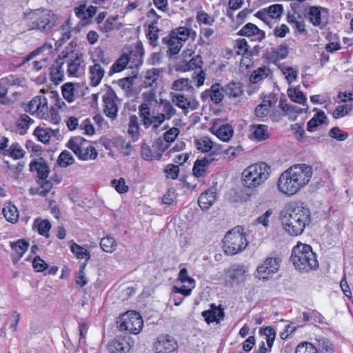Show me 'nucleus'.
<instances>
[{
    "mask_svg": "<svg viewBox=\"0 0 353 353\" xmlns=\"http://www.w3.org/2000/svg\"><path fill=\"white\" fill-rule=\"evenodd\" d=\"M3 214L7 221L15 223L19 219V212L16 206L11 203L5 205L3 208Z\"/></svg>",
    "mask_w": 353,
    "mask_h": 353,
    "instance_id": "nucleus-24",
    "label": "nucleus"
},
{
    "mask_svg": "<svg viewBox=\"0 0 353 353\" xmlns=\"http://www.w3.org/2000/svg\"><path fill=\"white\" fill-rule=\"evenodd\" d=\"M223 92L229 97H238L243 92L242 83L234 81L230 82L225 85Z\"/></svg>",
    "mask_w": 353,
    "mask_h": 353,
    "instance_id": "nucleus-25",
    "label": "nucleus"
},
{
    "mask_svg": "<svg viewBox=\"0 0 353 353\" xmlns=\"http://www.w3.org/2000/svg\"><path fill=\"white\" fill-rule=\"evenodd\" d=\"M63 64V62H61L56 65L53 64L50 68V80L56 85L63 81L64 74L62 68Z\"/></svg>",
    "mask_w": 353,
    "mask_h": 353,
    "instance_id": "nucleus-26",
    "label": "nucleus"
},
{
    "mask_svg": "<svg viewBox=\"0 0 353 353\" xmlns=\"http://www.w3.org/2000/svg\"><path fill=\"white\" fill-rule=\"evenodd\" d=\"M224 88L221 87L219 83H213L210 87L211 98L210 99L215 103L219 104L222 102L224 95L222 92Z\"/></svg>",
    "mask_w": 353,
    "mask_h": 353,
    "instance_id": "nucleus-32",
    "label": "nucleus"
},
{
    "mask_svg": "<svg viewBox=\"0 0 353 353\" xmlns=\"http://www.w3.org/2000/svg\"><path fill=\"white\" fill-rule=\"evenodd\" d=\"M118 15L109 17L106 19L103 27L101 28V30L103 32L108 33L114 29V22L117 20Z\"/></svg>",
    "mask_w": 353,
    "mask_h": 353,
    "instance_id": "nucleus-62",
    "label": "nucleus"
},
{
    "mask_svg": "<svg viewBox=\"0 0 353 353\" xmlns=\"http://www.w3.org/2000/svg\"><path fill=\"white\" fill-rule=\"evenodd\" d=\"M270 172V166L265 162L252 164L243 172L242 184L248 188H254L268 179Z\"/></svg>",
    "mask_w": 353,
    "mask_h": 353,
    "instance_id": "nucleus-4",
    "label": "nucleus"
},
{
    "mask_svg": "<svg viewBox=\"0 0 353 353\" xmlns=\"http://www.w3.org/2000/svg\"><path fill=\"white\" fill-rule=\"evenodd\" d=\"M85 142L86 140L82 137H72L66 143V147L71 150L80 160L95 159L98 153L94 146L90 145L87 147L85 152H83L81 146Z\"/></svg>",
    "mask_w": 353,
    "mask_h": 353,
    "instance_id": "nucleus-6",
    "label": "nucleus"
},
{
    "mask_svg": "<svg viewBox=\"0 0 353 353\" xmlns=\"http://www.w3.org/2000/svg\"><path fill=\"white\" fill-rule=\"evenodd\" d=\"M223 243V250L228 255H234L241 252L248 245L245 234L233 230L226 233Z\"/></svg>",
    "mask_w": 353,
    "mask_h": 353,
    "instance_id": "nucleus-5",
    "label": "nucleus"
},
{
    "mask_svg": "<svg viewBox=\"0 0 353 353\" xmlns=\"http://www.w3.org/2000/svg\"><path fill=\"white\" fill-rule=\"evenodd\" d=\"M279 68L281 70L284 74H287L285 76V79L289 84H291L294 81L297 79L298 72L294 70L292 67L288 66L282 68L281 65H278Z\"/></svg>",
    "mask_w": 353,
    "mask_h": 353,
    "instance_id": "nucleus-51",
    "label": "nucleus"
},
{
    "mask_svg": "<svg viewBox=\"0 0 353 353\" xmlns=\"http://www.w3.org/2000/svg\"><path fill=\"white\" fill-rule=\"evenodd\" d=\"M328 135L332 139H336L339 141H343L348 138V133L342 130L340 128L335 126L332 128L329 132Z\"/></svg>",
    "mask_w": 353,
    "mask_h": 353,
    "instance_id": "nucleus-44",
    "label": "nucleus"
},
{
    "mask_svg": "<svg viewBox=\"0 0 353 353\" xmlns=\"http://www.w3.org/2000/svg\"><path fill=\"white\" fill-rule=\"evenodd\" d=\"M256 29L257 26L255 24L248 23L237 32V35L246 37L255 36Z\"/></svg>",
    "mask_w": 353,
    "mask_h": 353,
    "instance_id": "nucleus-48",
    "label": "nucleus"
},
{
    "mask_svg": "<svg viewBox=\"0 0 353 353\" xmlns=\"http://www.w3.org/2000/svg\"><path fill=\"white\" fill-rule=\"evenodd\" d=\"M74 83L68 82L61 86L62 95L68 102L72 103L74 101Z\"/></svg>",
    "mask_w": 353,
    "mask_h": 353,
    "instance_id": "nucleus-38",
    "label": "nucleus"
},
{
    "mask_svg": "<svg viewBox=\"0 0 353 353\" xmlns=\"http://www.w3.org/2000/svg\"><path fill=\"white\" fill-rule=\"evenodd\" d=\"M83 53L76 54L75 58L70 61L68 66V76L79 77L78 70L81 62H83Z\"/></svg>",
    "mask_w": 353,
    "mask_h": 353,
    "instance_id": "nucleus-29",
    "label": "nucleus"
},
{
    "mask_svg": "<svg viewBox=\"0 0 353 353\" xmlns=\"http://www.w3.org/2000/svg\"><path fill=\"white\" fill-rule=\"evenodd\" d=\"M288 94L289 98L294 102L307 105V98L303 92L295 88H288Z\"/></svg>",
    "mask_w": 353,
    "mask_h": 353,
    "instance_id": "nucleus-33",
    "label": "nucleus"
},
{
    "mask_svg": "<svg viewBox=\"0 0 353 353\" xmlns=\"http://www.w3.org/2000/svg\"><path fill=\"white\" fill-rule=\"evenodd\" d=\"M268 112L269 108H268V105L263 103L258 105L254 110V114L256 117L259 119L264 118L268 115Z\"/></svg>",
    "mask_w": 353,
    "mask_h": 353,
    "instance_id": "nucleus-64",
    "label": "nucleus"
},
{
    "mask_svg": "<svg viewBox=\"0 0 353 353\" xmlns=\"http://www.w3.org/2000/svg\"><path fill=\"white\" fill-rule=\"evenodd\" d=\"M100 246L104 252L112 253L116 250L117 242L113 237L108 236L101 239Z\"/></svg>",
    "mask_w": 353,
    "mask_h": 353,
    "instance_id": "nucleus-37",
    "label": "nucleus"
},
{
    "mask_svg": "<svg viewBox=\"0 0 353 353\" xmlns=\"http://www.w3.org/2000/svg\"><path fill=\"white\" fill-rule=\"evenodd\" d=\"M28 247V241L23 239H19L16 242L11 243V248L14 250L17 254H19L20 258L22 257Z\"/></svg>",
    "mask_w": 353,
    "mask_h": 353,
    "instance_id": "nucleus-45",
    "label": "nucleus"
},
{
    "mask_svg": "<svg viewBox=\"0 0 353 353\" xmlns=\"http://www.w3.org/2000/svg\"><path fill=\"white\" fill-rule=\"evenodd\" d=\"M247 270L243 265H234L232 269L228 272L230 281L236 285L241 284L245 280V274Z\"/></svg>",
    "mask_w": 353,
    "mask_h": 353,
    "instance_id": "nucleus-20",
    "label": "nucleus"
},
{
    "mask_svg": "<svg viewBox=\"0 0 353 353\" xmlns=\"http://www.w3.org/2000/svg\"><path fill=\"white\" fill-rule=\"evenodd\" d=\"M290 129L296 139L301 143L306 135L304 130V123H296L292 124L290 125Z\"/></svg>",
    "mask_w": 353,
    "mask_h": 353,
    "instance_id": "nucleus-42",
    "label": "nucleus"
},
{
    "mask_svg": "<svg viewBox=\"0 0 353 353\" xmlns=\"http://www.w3.org/2000/svg\"><path fill=\"white\" fill-rule=\"evenodd\" d=\"M29 167L31 172H37L35 181L45 180L48 178L50 170L44 158L39 157L38 159L32 160Z\"/></svg>",
    "mask_w": 353,
    "mask_h": 353,
    "instance_id": "nucleus-13",
    "label": "nucleus"
},
{
    "mask_svg": "<svg viewBox=\"0 0 353 353\" xmlns=\"http://www.w3.org/2000/svg\"><path fill=\"white\" fill-rule=\"evenodd\" d=\"M326 14L328 17L329 10L321 6H310L307 12V17L310 21L315 26H321V19Z\"/></svg>",
    "mask_w": 353,
    "mask_h": 353,
    "instance_id": "nucleus-16",
    "label": "nucleus"
},
{
    "mask_svg": "<svg viewBox=\"0 0 353 353\" xmlns=\"http://www.w3.org/2000/svg\"><path fill=\"white\" fill-rule=\"evenodd\" d=\"M319 353H334V344L327 338L321 337L318 340Z\"/></svg>",
    "mask_w": 353,
    "mask_h": 353,
    "instance_id": "nucleus-39",
    "label": "nucleus"
},
{
    "mask_svg": "<svg viewBox=\"0 0 353 353\" xmlns=\"http://www.w3.org/2000/svg\"><path fill=\"white\" fill-rule=\"evenodd\" d=\"M121 322L118 325L121 332L127 331L130 334H137L143 326V321L141 314L136 311H129L123 314Z\"/></svg>",
    "mask_w": 353,
    "mask_h": 353,
    "instance_id": "nucleus-7",
    "label": "nucleus"
},
{
    "mask_svg": "<svg viewBox=\"0 0 353 353\" xmlns=\"http://www.w3.org/2000/svg\"><path fill=\"white\" fill-rule=\"evenodd\" d=\"M89 72L90 73V85L92 87L99 85L105 74V71L100 64L95 63L93 65H90Z\"/></svg>",
    "mask_w": 353,
    "mask_h": 353,
    "instance_id": "nucleus-22",
    "label": "nucleus"
},
{
    "mask_svg": "<svg viewBox=\"0 0 353 353\" xmlns=\"http://www.w3.org/2000/svg\"><path fill=\"white\" fill-rule=\"evenodd\" d=\"M213 161V159L203 157L202 159H196L193 165L192 174L196 178L203 176L209 165Z\"/></svg>",
    "mask_w": 353,
    "mask_h": 353,
    "instance_id": "nucleus-19",
    "label": "nucleus"
},
{
    "mask_svg": "<svg viewBox=\"0 0 353 353\" xmlns=\"http://www.w3.org/2000/svg\"><path fill=\"white\" fill-rule=\"evenodd\" d=\"M196 20L199 23H202L203 24L209 26L212 25V23L214 21V19L203 10H200L197 12Z\"/></svg>",
    "mask_w": 353,
    "mask_h": 353,
    "instance_id": "nucleus-57",
    "label": "nucleus"
},
{
    "mask_svg": "<svg viewBox=\"0 0 353 353\" xmlns=\"http://www.w3.org/2000/svg\"><path fill=\"white\" fill-rule=\"evenodd\" d=\"M201 315L209 325L214 322L219 323L224 319L225 312L221 305L216 307L215 304L212 303L211 304V309L203 311Z\"/></svg>",
    "mask_w": 353,
    "mask_h": 353,
    "instance_id": "nucleus-14",
    "label": "nucleus"
},
{
    "mask_svg": "<svg viewBox=\"0 0 353 353\" xmlns=\"http://www.w3.org/2000/svg\"><path fill=\"white\" fill-rule=\"evenodd\" d=\"M167 176L172 179H176L179 176V168L178 165L174 164H168L165 170Z\"/></svg>",
    "mask_w": 353,
    "mask_h": 353,
    "instance_id": "nucleus-63",
    "label": "nucleus"
},
{
    "mask_svg": "<svg viewBox=\"0 0 353 353\" xmlns=\"http://www.w3.org/2000/svg\"><path fill=\"white\" fill-rule=\"evenodd\" d=\"M288 170L302 188L308 183L313 174L312 167L305 163L293 165Z\"/></svg>",
    "mask_w": 353,
    "mask_h": 353,
    "instance_id": "nucleus-12",
    "label": "nucleus"
},
{
    "mask_svg": "<svg viewBox=\"0 0 353 353\" xmlns=\"http://www.w3.org/2000/svg\"><path fill=\"white\" fill-rule=\"evenodd\" d=\"M33 134L36 136L38 140L43 143H48L50 139V135L45 129L38 126L34 130Z\"/></svg>",
    "mask_w": 353,
    "mask_h": 353,
    "instance_id": "nucleus-52",
    "label": "nucleus"
},
{
    "mask_svg": "<svg viewBox=\"0 0 353 353\" xmlns=\"http://www.w3.org/2000/svg\"><path fill=\"white\" fill-rule=\"evenodd\" d=\"M160 104L163 105L162 111L165 113L167 120L170 119L176 114V110L171 103L166 99H160Z\"/></svg>",
    "mask_w": 353,
    "mask_h": 353,
    "instance_id": "nucleus-50",
    "label": "nucleus"
},
{
    "mask_svg": "<svg viewBox=\"0 0 353 353\" xmlns=\"http://www.w3.org/2000/svg\"><path fill=\"white\" fill-rule=\"evenodd\" d=\"M33 227L37 228L39 234L46 238L50 236V230L51 229V223L48 219L41 220L39 218L36 219L33 223Z\"/></svg>",
    "mask_w": 353,
    "mask_h": 353,
    "instance_id": "nucleus-28",
    "label": "nucleus"
},
{
    "mask_svg": "<svg viewBox=\"0 0 353 353\" xmlns=\"http://www.w3.org/2000/svg\"><path fill=\"white\" fill-rule=\"evenodd\" d=\"M270 70L266 66H262L253 71L250 77V81L252 83H256L264 77L268 76Z\"/></svg>",
    "mask_w": 353,
    "mask_h": 353,
    "instance_id": "nucleus-36",
    "label": "nucleus"
},
{
    "mask_svg": "<svg viewBox=\"0 0 353 353\" xmlns=\"http://www.w3.org/2000/svg\"><path fill=\"white\" fill-rule=\"evenodd\" d=\"M38 99V105L36 110H37L38 114L42 113V118L46 119V112L44 110H48V100L45 97L43 96H37Z\"/></svg>",
    "mask_w": 353,
    "mask_h": 353,
    "instance_id": "nucleus-58",
    "label": "nucleus"
},
{
    "mask_svg": "<svg viewBox=\"0 0 353 353\" xmlns=\"http://www.w3.org/2000/svg\"><path fill=\"white\" fill-rule=\"evenodd\" d=\"M104 103V113L106 117L114 119L117 117L118 113V107L114 100L105 98Z\"/></svg>",
    "mask_w": 353,
    "mask_h": 353,
    "instance_id": "nucleus-30",
    "label": "nucleus"
},
{
    "mask_svg": "<svg viewBox=\"0 0 353 353\" xmlns=\"http://www.w3.org/2000/svg\"><path fill=\"white\" fill-rule=\"evenodd\" d=\"M216 200V193L213 189H208L201 194L198 204L203 210H208Z\"/></svg>",
    "mask_w": 353,
    "mask_h": 353,
    "instance_id": "nucleus-18",
    "label": "nucleus"
},
{
    "mask_svg": "<svg viewBox=\"0 0 353 353\" xmlns=\"http://www.w3.org/2000/svg\"><path fill=\"white\" fill-rule=\"evenodd\" d=\"M25 18L31 20L28 24L29 30H38L48 33L57 26L58 17L52 10L40 8L24 13Z\"/></svg>",
    "mask_w": 353,
    "mask_h": 353,
    "instance_id": "nucleus-3",
    "label": "nucleus"
},
{
    "mask_svg": "<svg viewBox=\"0 0 353 353\" xmlns=\"http://www.w3.org/2000/svg\"><path fill=\"white\" fill-rule=\"evenodd\" d=\"M36 183L39 185L37 192L41 196H46L52 190L54 185L52 180L48 179L36 181Z\"/></svg>",
    "mask_w": 353,
    "mask_h": 353,
    "instance_id": "nucleus-40",
    "label": "nucleus"
},
{
    "mask_svg": "<svg viewBox=\"0 0 353 353\" xmlns=\"http://www.w3.org/2000/svg\"><path fill=\"white\" fill-rule=\"evenodd\" d=\"M203 61L201 55L197 54L193 57L189 61L185 63V68L182 70L184 71L193 70L196 68H202Z\"/></svg>",
    "mask_w": 353,
    "mask_h": 353,
    "instance_id": "nucleus-41",
    "label": "nucleus"
},
{
    "mask_svg": "<svg viewBox=\"0 0 353 353\" xmlns=\"http://www.w3.org/2000/svg\"><path fill=\"white\" fill-rule=\"evenodd\" d=\"M281 261L282 260L279 257H268L263 261V263L257 267L254 274L255 276L264 281H268L269 275L275 274L279 271Z\"/></svg>",
    "mask_w": 353,
    "mask_h": 353,
    "instance_id": "nucleus-9",
    "label": "nucleus"
},
{
    "mask_svg": "<svg viewBox=\"0 0 353 353\" xmlns=\"http://www.w3.org/2000/svg\"><path fill=\"white\" fill-rule=\"evenodd\" d=\"M32 267L35 272H43L49 268L47 264L39 255L36 256L32 261Z\"/></svg>",
    "mask_w": 353,
    "mask_h": 353,
    "instance_id": "nucleus-56",
    "label": "nucleus"
},
{
    "mask_svg": "<svg viewBox=\"0 0 353 353\" xmlns=\"http://www.w3.org/2000/svg\"><path fill=\"white\" fill-rule=\"evenodd\" d=\"M70 250L77 259H85L86 262L90 259V252L87 249L74 242H72L70 246Z\"/></svg>",
    "mask_w": 353,
    "mask_h": 353,
    "instance_id": "nucleus-34",
    "label": "nucleus"
},
{
    "mask_svg": "<svg viewBox=\"0 0 353 353\" xmlns=\"http://www.w3.org/2000/svg\"><path fill=\"white\" fill-rule=\"evenodd\" d=\"M164 149H160L159 151L152 150L145 142L141 144V157L145 161L159 160L161 158Z\"/></svg>",
    "mask_w": 353,
    "mask_h": 353,
    "instance_id": "nucleus-21",
    "label": "nucleus"
},
{
    "mask_svg": "<svg viewBox=\"0 0 353 353\" xmlns=\"http://www.w3.org/2000/svg\"><path fill=\"white\" fill-rule=\"evenodd\" d=\"M153 353H178L179 344L174 336L168 334H160L152 345Z\"/></svg>",
    "mask_w": 353,
    "mask_h": 353,
    "instance_id": "nucleus-8",
    "label": "nucleus"
},
{
    "mask_svg": "<svg viewBox=\"0 0 353 353\" xmlns=\"http://www.w3.org/2000/svg\"><path fill=\"white\" fill-rule=\"evenodd\" d=\"M134 344L133 339L128 334L116 336L108 345L110 353H128Z\"/></svg>",
    "mask_w": 353,
    "mask_h": 353,
    "instance_id": "nucleus-11",
    "label": "nucleus"
},
{
    "mask_svg": "<svg viewBox=\"0 0 353 353\" xmlns=\"http://www.w3.org/2000/svg\"><path fill=\"white\" fill-rule=\"evenodd\" d=\"M111 184L119 194L126 193L129 190V187L126 185L123 178L113 179L111 181Z\"/></svg>",
    "mask_w": 353,
    "mask_h": 353,
    "instance_id": "nucleus-55",
    "label": "nucleus"
},
{
    "mask_svg": "<svg viewBox=\"0 0 353 353\" xmlns=\"http://www.w3.org/2000/svg\"><path fill=\"white\" fill-rule=\"evenodd\" d=\"M210 130L225 142L228 141L234 134V130L229 124H223L216 132L214 131V127L210 128Z\"/></svg>",
    "mask_w": 353,
    "mask_h": 353,
    "instance_id": "nucleus-23",
    "label": "nucleus"
},
{
    "mask_svg": "<svg viewBox=\"0 0 353 353\" xmlns=\"http://www.w3.org/2000/svg\"><path fill=\"white\" fill-rule=\"evenodd\" d=\"M132 76L131 77H127L123 79H121L118 81L119 85L122 89H131L133 84H134V79L137 78L138 72L137 71H133L132 72Z\"/></svg>",
    "mask_w": 353,
    "mask_h": 353,
    "instance_id": "nucleus-53",
    "label": "nucleus"
},
{
    "mask_svg": "<svg viewBox=\"0 0 353 353\" xmlns=\"http://www.w3.org/2000/svg\"><path fill=\"white\" fill-rule=\"evenodd\" d=\"M268 16L272 19H280L283 12V7L281 4H274L266 8Z\"/></svg>",
    "mask_w": 353,
    "mask_h": 353,
    "instance_id": "nucleus-49",
    "label": "nucleus"
},
{
    "mask_svg": "<svg viewBox=\"0 0 353 353\" xmlns=\"http://www.w3.org/2000/svg\"><path fill=\"white\" fill-rule=\"evenodd\" d=\"M316 112L314 117L307 123V130L310 132H314L316 128L325 123L327 119L325 112L323 110L314 108L313 110Z\"/></svg>",
    "mask_w": 353,
    "mask_h": 353,
    "instance_id": "nucleus-17",
    "label": "nucleus"
},
{
    "mask_svg": "<svg viewBox=\"0 0 353 353\" xmlns=\"http://www.w3.org/2000/svg\"><path fill=\"white\" fill-rule=\"evenodd\" d=\"M190 88H193L190 85V80L188 78L179 79L174 81L171 85V89L176 91H182Z\"/></svg>",
    "mask_w": 353,
    "mask_h": 353,
    "instance_id": "nucleus-47",
    "label": "nucleus"
},
{
    "mask_svg": "<svg viewBox=\"0 0 353 353\" xmlns=\"http://www.w3.org/2000/svg\"><path fill=\"white\" fill-rule=\"evenodd\" d=\"M280 220L283 229L291 236L301 234L312 222L310 210L294 204L289 205L281 212Z\"/></svg>",
    "mask_w": 353,
    "mask_h": 353,
    "instance_id": "nucleus-1",
    "label": "nucleus"
},
{
    "mask_svg": "<svg viewBox=\"0 0 353 353\" xmlns=\"http://www.w3.org/2000/svg\"><path fill=\"white\" fill-rule=\"evenodd\" d=\"M130 61V58L128 54L123 53L112 65L113 71L121 72L123 70L128 62Z\"/></svg>",
    "mask_w": 353,
    "mask_h": 353,
    "instance_id": "nucleus-43",
    "label": "nucleus"
},
{
    "mask_svg": "<svg viewBox=\"0 0 353 353\" xmlns=\"http://www.w3.org/2000/svg\"><path fill=\"white\" fill-rule=\"evenodd\" d=\"M352 110V108L347 105L337 107L332 112L334 119H339L347 115Z\"/></svg>",
    "mask_w": 353,
    "mask_h": 353,
    "instance_id": "nucleus-61",
    "label": "nucleus"
},
{
    "mask_svg": "<svg viewBox=\"0 0 353 353\" xmlns=\"http://www.w3.org/2000/svg\"><path fill=\"white\" fill-rule=\"evenodd\" d=\"M74 159L68 150H63L57 160V165L61 168H67L74 163Z\"/></svg>",
    "mask_w": 353,
    "mask_h": 353,
    "instance_id": "nucleus-31",
    "label": "nucleus"
},
{
    "mask_svg": "<svg viewBox=\"0 0 353 353\" xmlns=\"http://www.w3.org/2000/svg\"><path fill=\"white\" fill-rule=\"evenodd\" d=\"M178 279L181 283H188L189 286L192 285V288L195 286V281L192 277L188 276L186 268H182L179 271Z\"/></svg>",
    "mask_w": 353,
    "mask_h": 353,
    "instance_id": "nucleus-59",
    "label": "nucleus"
},
{
    "mask_svg": "<svg viewBox=\"0 0 353 353\" xmlns=\"http://www.w3.org/2000/svg\"><path fill=\"white\" fill-rule=\"evenodd\" d=\"M194 144L196 149L203 153L209 152L214 147L213 141L207 136L196 139Z\"/></svg>",
    "mask_w": 353,
    "mask_h": 353,
    "instance_id": "nucleus-27",
    "label": "nucleus"
},
{
    "mask_svg": "<svg viewBox=\"0 0 353 353\" xmlns=\"http://www.w3.org/2000/svg\"><path fill=\"white\" fill-rule=\"evenodd\" d=\"M172 101L175 103L176 105L183 110H187L190 107V101H188L187 98L181 94H173Z\"/></svg>",
    "mask_w": 353,
    "mask_h": 353,
    "instance_id": "nucleus-46",
    "label": "nucleus"
},
{
    "mask_svg": "<svg viewBox=\"0 0 353 353\" xmlns=\"http://www.w3.org/2000/svg\"><path fill=\"white\" fill-rule=\"evenodd\" d=\"M252 128L254 129L253 134L258 141H263L269 137L268 133V127L264 124L252 125Z\"/></svg>",
    "mask_w": 353,
    "mask_h": 353,
    "instance_id": "nucleus-35",
    "label": "nucleus"
},
{
    "mask_svg": "<svg viewBox=\"0 0 353 353\" xmlns=\"http://www.w3.org/2000/svg\"><path fill=\"white\" fill-rule=\"evenodd\" d=\"M137 54H139V58L137 60V62L134 64V67L136 68H139L143 63V56H144V48L143 43L141 41H139L135 44V51Z\"/></svg>",
    "mask_w": 353,
    "mask_h": 353,
    "instance_id": "nucleus-60",
    "label": "nucleus"
},
{
    "mask_svg": "<svg viewBox=\"0 0 353 353\" xmlns=\"http://www.w3.org/2000/svg\"><path fill=\"white\" fill-rule=\"evenodd\" d=\"M277 186L280 192L289 196L294 195L302 188L288 169L280 175Z\"/></svg>",
    "mask_w": 353,
    "mask_h": 353,
    "instance_id": "nucleus-10",
    "label": "nucleus"
},
{
    "mask_svg": "<svg viewBox=\"0 0 353 353\" xmlns=\"http://www.w3.org/2000/svg\"><path fill=\"white\" fill-rule=\"evenodd\" d=\"M290 261L296 270L300 273H307L319 268L316 254L311 245L298 242L292 250Z\"/></svg>",
    "mask_w": 353,
    "mask_h": 353,
    "instance_id": "nucleus-2",
    "label": "nucleus"
},
{
    "mask_svg": "<svg viewBox=\"0 0 353 353\" xmlns=\"http://www.w3.org/2000/svg\"><path fill=\"white\" fill-rule=\"evenodd\" d=\"M259 334L266 336L268 347H265V343L262 341L256 353H266L268 351H270L276 337L275 330L272 326L263 327L259 330Z\"/></svg>",
    "mask_w": 353,
    "mask_h": 353,
    "instance_id": "nucleus-15",
    "label": "nucleus"
},
{
    "mask_svg": "<svg viewBox=\"0 0 353 353\" xmlns=\"http://www.w3.org/2000/svg\"><path fill=\"white\" fill-rule=\"evenodd\" d=\"M7 152L14 159H20L23 158L25 154V152L23 149L20 148L17 143H13L10 148L7 150Z\"/></svg>",
    "mask_w": 353,
    "mask_h": 353,
    "instance_id": "nucleus-54",
    "label": "nucleus"
}]
</instances>
